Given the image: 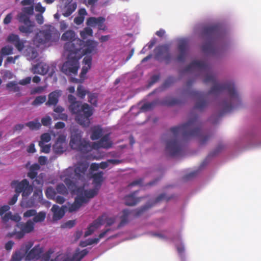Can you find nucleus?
<instances>
[{"label": "nucleus", "instance_id": "1", "mask_svg": "<svg viewBox=\"0 0 261 261\" xmlns=\"http://www.w3.org/2000/svg\"><path fill=\"white\" fill-rule=\"evenodd\" d=\"M202 125L198 116L191 118L187 123L171 127L169 131L164 134L162 138L166 142V151L168 155L174 157L180 155L182 151V145L179 140L181 136L184 139H188L194 137H198L199 143L203 145L212 137L210 134H202Z\"/></svg>", "mask_w": 261, "mask_h": 261}, {"label": "nucleus", "instance_id": "2", "mask_svg": "<svg viewBox=\"0 0 261 261\" xmlns=\"http://www.w3.org/2000/svg\"><path fill=\"white\" fill-rule=\"evenodd\" d=\"M196 69L210 72V66L205 62L194 60L185 67V72H191ZM205 84L212 83L214 85L212 87L207 94L219 95L224 91H227L230 98V101H224L222 103L223 112L231 111L233 108L241 104V99L237 92L234 84L232 82L219 84L216 82L215 75L207 73L203 80Z\"/></svg>", "mask_w": 261, "mask_h": 261}, {"label": "nucleus", "instance_id": "3", "mask_svg": "<svg viewBox=\"0 0 261 261\" xmlns=\"http://www.w3.org/2000/svg\"><path fill=\"white\" fill-rule=\"evenodd\" d=\"M221 29L218 25H213L204 27L202 32V37L206 42L202 45V50L206 54H215L216 48L214 41L221 35Z\"/></svg>", "mask_w": 261, "mask_h": 261}, {"label": "nucleus", "instance_id": "4", "mask_svg": "<svg viewBox=\"0 0 261 261\" xmlns=\"http://www.w3.org/2000/svg\"><path fill=\"white\" fill-rule=\"evenodd\" d=\"M88 167L89 165L86 162H79L75 166L74 170L70 168L66 170V174L68 177L64 179V182L70 190L76 192L77 188L72 179L83 180Z\"/></svg>", "mask_w": 261, "mask_h": 261}, {"label": "nucleus", "instance_id": "5", "mask_svg": "<svg viewBox=\"0 0 261 261\" xmlns=\"http://www.w3.org/2000/svg\"><path fill=\"white\" fill-rule=\"evenodd\" d=\"M69 109L72 114H76L75 120L79 124L84 127L89 126L90 117L93 114V111L88 104L85 103L82 105L81 102L77 101L70 105Z\"/></svg>", "mask_w": 261, "mask_h": 261}, {"label": "nucleus", "instance_id": "6", "mask_svg": "<svg viewBox=\"0 0 261 261\" xmlns=\"http://www.w3.org/2000/svg\"><path fill=\"white\" fill-rule=\"evenodd\" d=\"M82 130L74 128L71 133L69 145L71 149L82 153H87L92 150L90 142L82 138Z\"/></svg>", "mask_w": 261, "mask_h": 261}, {"label": "nucleus", "instance_id": "7", "mask_svg": "<svg viewBox=\"0 0 261 261\" xmlns=\"http://www.w3.org/2000/svg\"><path fill=\"white\" fill-rule=\"evenodd\" d=\"M61 40L65 41L64 48L68 53H81L84 41L78 38L73 30H67L61 36Z\"/></svg>", "mask_w": 261, "mask_h": 261}, {"label": "nucleus", "instance_id": "8", "mask_svg": "<svg viewBox=\"0 0 261 261\" xmlns=\"http://www.w3.org/2000/svg\"><path fill=\"white\" fill-rule=\"evenodd\" d=\"M81 58V53H70L68 60L62 65V72L67 75H75L79 68V60Z\"/></svg>", "mask_w": 261, "mask_h": 261}, {"label": "nucleus", "instance_id": "9", "mask_svg": "<svg viewBox=\"0 0 261 261\" xmlns=\"http://www.w3.org/2000/svg\"><path fill=\"white\" fill-rule=\"evenodd\" d=\"M54 28L50 27L48 29L40 31L37 33L33 39V42L37 47H40L53 41Z\"/></svg>", "mask_w": 261, "mask_h": 261}, {"label": "nucleus", "instance_id": "10", "mask_svg": "<svg viewBox=\"0 0 261 261\" xmlns=\"http://www.w3.org/2000/svg\"><path fill=\"white\" fill-rule=\"evenodd\" d=\"M11 186L15 189V193L19 194L21 193L22 197L27 198L33 191V187L27 179H23L21 181L17 180H13Z\"/></svg>", "mask_w": 261, "mask_h": 261}, {"label": "nucleus", "instance_id": "11", "mask_svg": "<svg viewBox=\"0 0 261 261\" xmlns=\"http://www.w3.org/2000/svg\"><path fill=\"white\" fill-rule=\"evenodd\" d=\"M17 20L21 23L18 27V30L21 33L28 35L33 33L35 23L30 20L29 16L19 13L17 15Z\"/></svg>", "mask_w": 261, "mask_h": 261}, {"label": "nucleus", "instance_id": "12", "mask_svg": "<svg viewBox=\"0 0 261 261\" xmlns=\"http://www.w3.org/2000/svg\"><path fill=\"white\" fill-rule=\"evenodd\" d=\"M170 46L169 44H163L157 46L154 49V58L160 62L165 61L166 64L170 63L171 55L169 53Z\"/></svg>", "mask_w": 261, "mask_h": 261}, {"label": "nucleus", "instance_id": "13", "mask_svg": "<svg viewBox=\"0 0 261 261\" xmlns=\"http://www.w3.org/2000/svg\"><path fill=\"white\" fill-rule=\"evenodd\" d=\"M189 94L191 96L197 98V100L194 106V109L202 111L207 107L209 102L206 98V94L195 90L191 91Z\"/></svg>", "mask_w": 261, "mask_h": 261}, {"label": "nucleus", "instance_id": "14", "mask_svg": "<svg viewBox=\"0 0 261 261\" xmlns=\"http://www.w3.org/2000/svg\"><path fill=\"white\" fill-rule=\"evenodd\" d=\"M34 223L31 220H29L25 223L20 222L17 223L16 226L20 229L17 234V240H20L24 236L25 233H29L34 229Z\"/></svg>", "mask_w": 261, "mask_h": 261}, {"label": "nucleus", "instance_id": "15", "mask_svg": "<svg viewBox=\"0 0 261 261\" xmlns=\"http://www.w3.org/2000/svg\"><path fill=\"white\" fill-rule=\"evenodd\" d=\"M98 188H94L93 189L89 190H85L84 187H78L76 190V194L79 197L83 198L84 200V203L88 202L89 199L94 197L98 193Z\"/></svg>", "mask_w": 261, "mask_h": 261}, {"label": "nucleus", "instance_id": "16", "mask_svg": "<svg viewBox=\"0 0 261 261\" xmlns=\"http://www.w3.org/2000/svg\"><path fill=\"white\" fill-rule=\"evenodd\" d=\"M98 44L97 41L89 39L85 42L84 41L82 49L81 50V57L84 55L96 53Z\"/></svg>", "mask_w": 261, "mask_h": 261}, {"label": "nucleus", "instance_id": "17", "mask_svg": "<svg viewBox=\"0 0 261 261\" xmlns=\"http://www.w3.org/2000/svg\"><path fill=\"white\" fill-rule=\"evenodd\" d=\"M7 41L14 45L15 48L19 51H21L24 48V44L26 41L20 39L18 35L10 34L7 38Z\"/></svg>", "mask_w": 261, "mask_h": 261}, {"label": "nucleus", "instance_id": "18", "mask_svg": "<svg viewBox=\"0 0 261 261\" xmlns=\"http://www.w3.org/2000/svg\"><path fill=\"white\" fill-rule=\"evenodd\" d=\"M66 146V136L64 135H60L58 137L53 148L55 153L61 154L65 151Z\"/></svg>", "mask_w": 261, "mask_h": 261}, {"label": "nucleus", "instance_id": "19", "mask_svg": "<svg viewBox=\"0 0 261 261\" xmlns=\"http://www.w3.org/2000/svg\"><path fill=\"white\" fill-rule=\"evenodd\" d=\"M112 142L109 139V135H104L97 142H93L91 145L92 149H98L100 148H109L112 146Z\"/></svg>", "mask_w": 261, "mask_h": 261}, {"label": "nucleus", "instance_id": "20", "mask_svg": "<svg viewBox=\"0 0 261 261\" xmlns=\"http://www.w3.org/2000/svg\"><path fill=\"white\" fill-rule=\"evenodd\" d=\"M189 48L188 42L186 39H182L179 41L178 49L179 54L177 57V60L179 62H183L185 60L187 52Z\"/></svg>", "mask_w": 261, "mask_h": 261}, {"label": "nucleus", "instance_id": "21", "mask_svg": "<svg viewBox=\"0 0 261 261\" xmlns=\"http://www.w3.org/2000/svg\"><path fill=\"white\" fill-rule=\"evenodd\" d=\"M42 251V249L40 247L39 245L35 246L26 255L25 261H31L34 259H39Z\"/></svg>", "mask_w": 261, "mask_h": 261}, {"label": "nucleus", "instance_id": "22", "mask_svg": "<svg viewBox=\"0 0 261 261\" xmlns=\"http://www.w3.org/2000/svg\"><path fill=\"white\" fill-rule=\"evenodd\" d=\"M61 95L62 91L61 90H57L51 92L48 95V100L45 105L47 106H56Z\"/></svg>", "mask_w": 261, "mask_h": 261}, {"label": "nucleus", "instance_id": "23", "mask_svg": "<svg viewBox=\"0 0 261 261\" xmlns=\"http://www.w3.org/2000/svg\"><path fill=\"white\" fill-rule=\"evenodd\" d=\"M33 69L34 73L44 75L48 72L49 66L46 63L40 62L34 66Z\"/></svg>", "mask_w": 261, "mask_h": 261}, {"label": "nucleus", "instance_id": "24", "mask_svg": "<svg viewBox=\"0 0 261 261\" xmlns=\"http://www.w3.org/2000/svg\"><path fill=\"white\" fill-rule=\"evenodd\" d=\"M92 59V57L91 56H86L84 58L83 61L84 65L80 73V77L81 79L84 77L88 70L90 69L91 67Z\"/></svg>", "mask_w": 261, "mask_h": 261}, {"label": "nucleus", "instance_id": "25", "mask_svg": "<svg viewBox=\"0 0 261 261\" xmlns=\"http://www.w3.org/2000/svg\"><path fill=\"white\" fill-rule=\"evenodd\" d=\"M51 211L53 213V219L54 221L60 220L65 215L64 209L62 207H60L56 204L53 205Z\"/></svg>", "mask_w": 261, "mask_h": 261}, {"label": "nucleus", "instance_id": "26", "mask_svg": "<svg viewBox=\"0 0 261 261\" xmlns=\"http://www.w3.org/2000/svg\"><path fill=\"white\" fill-rule=\"evenodd\" d=\"M84 199L82 197H79L77 195L74 199V202L70 204L68 207V211L70 213H72L77 211L84 203Z\"/></svg>", "mask_w": 261, "mask_h": 261}, {"label": "nucleus", "instance_id": "27", "mask_svg": "<svg viewBox=\"0 0 261 261\" xmlns=\"http://www.w3.org/2000/svg\"><path fill=\"white\" fill-rule=\"evenodd\" d=\"M132 211L127 209L123 210L122 215L121 216V221L118 225L119 227H122L129 222V218L132 216Z\"/></svg>", "mask_w": 261, "mask_h": 261}, {"label": "nucleus", "instance_id": "28", "mask_svg": "<svg viewBox=\"0 0 261 261\" xmlns=\"http://www.w3.org/2000/svg\"><path fill=\"white\" fill-rule=\"evenodd\" d=\"M92 134L90 138L92 140L99 139L102 134V129L100 126H94L91 128Z\"/></svg>", "mask_w": 261, "mask_h": 261}, {"label": "nucleus", "instance_id": "29", "mask_svg": "<svg viewBox=\"0 0 261 261\" xmlns=\"http://www.w3.org/2000/svg\"><path fill=\"white\" fill-rule=\"evenodd\" d=\"M3 223L7 224L9 220L13 221L17 223H20L21 217L18 215H12L11 212L6 213L2 218Z\"/></svg>", "mask_w": 261, "mask_h": 261}, {"label": "nucleus", "instance_id": "30", "mask_svg": "<svg viewBox=\"0 0 261 261\" xmlns=\"http://www.w3.org/2000/svg\"><path fill=\"white\" fill-rule=\"evenodd\" d=\"M93 184L94 185V188L99 189L103 180V172H99L93 175Z\"/></svg>", "mask_w": 261, "mask_h": 261}, {"label": "nucleus", "instance_id": "31", "mask_svg": "<svg viewBox=\"0 0 261 261\" xmlns=\"http://www.w3.org/2000/svg\"><path fill=\"white\" fill-rule=\"evenodd\" d=\"M180 103L179 99L172 97H166L161 102V103L163 106H173L178 105Z\"/></svg>", "mask_w": 261, "mask_h": 261}, {"label": "nucleus", "instance_id": "32", "mask_svg": "<svg viewBox=\"0 0 261 261\" xmlns=\"http://www.w3.org/2000/svg\"><path fill=\"white\" fill-rule=\"evenodd\" d=\"M153 204H147L139 208H137L134 211H131L132 215L134 218H137L141 216L145 211L150 208Z\"/></svg>", "mask_w": 261, "mask_h": 261}, {"label": "nucleus", "instance_id": "33", "mask_svg": "<svg viewBox=\"0 0 261 261\" xmlns=\"http://www.w3.org/2000/svg\"><path fill=\"white\" fill-rule=\"evenodd\" d=\"M40 168V166L38 164H34L31 166L29 171L28 173V176L32 179L37 177V171Z\"/></svg>", "mask_w": 261, "mask_h": 261}, {"label": "nucleus", "instance_id": "34", "mask_svg": "<svg viewBox=\"0 0 261 261\" xmlns=\"http://www.w3.org/2000/svg\"><path fill=\"white\" fill-rule=\"evenodd\" d=\"M88 253L87 249L80 251L79 249H76L74 253L72 255V259L73 261H81Z\"/></svg>", "mask_w": 261, "mask_h": 261}, {"label": "nucleus", "instance_id": "35", "mask_svg": "<svg viewBox=\"0 0 261 261\" xmlns=\"http://www.w3.org/2000/svg\"><path fill=\"white\" fill-rule=\"evenodd\" d=\"M103 17H90L87 19L86 24L87 26L91 27H95L98 25L99 22H101V20Z\"/></svg>", "mask_w": 261, "mask_h": 261}, {"label": "nucleus", "instance_id": "36", "mask_svg": "<svg viewBox=\"0 0 261 261\" xmlns=\"http://www.w3.org/2000/svg\"><path fill=\"white\" fill-rule=\"evenodd\" d=\"M134 194L127 195L124 197L125 205L129 206L135 205L139 201L138 198H135Z\"/></svg>", "mask_w": 261, "mask_h": 261}, {"label": "nucleus", "instance_id": "37", "mask_svg": "<svg viewBox=\"0 0 261 261\" xmlns=\"http://www.w3.org/2000/svg\"><path fill=\"white\" fill-rule=\"evenodd\" d=\"M65 6L66 7V10L63 14L65 17H68L75 10L77 5L75 2H74Z\"/></svg>", "mask_w": 261, "mask_h": 261}, {"label": "nucleus", "instance_id": "38", "mask_svg": "<svg viewBox=\"0 0 261 261\" xmlns=\"http://www.w3.org/2000/svg\"><path fill=\"white\" fill-rule=\"evenodd\" d=\"M46 218V213L43 211L40 212L36 214L33 218L32 221L34 223L43 222Z\"/></svg>", "mask_w": 261, "mask_h": 261}, {"label": "nucleus", "instance_id": "39", "mask_svg": "<svg viewBox=\"0 0 261 261\" xmlns=\"http://www.w3.org/2000/svg\"><path fill=\"white\" fill-rule=\"evenodd\" d=\"M35 204L34 199L30 198L29 199H25V197H23L22 200L20 203V206L22 207L29 208L33 207Z\"/></svg>", "mask_w": 261, "mask_h": 261}, {"label": "nucleus", "instance_id": "40", "mask_svg": "<svg viewBox=\"0 0 261 261\" xmlns=\"http://www.w3.org/2000/svg\"><path fill=\"white\" fill-rule=\"evenodd\" d=\"M26 126H28L31 130H37L40 128L41 126L40 123L38 120L36 121H32L28 122L25 124Z\"/></svg>", "mask_w": 261, "mask_h": 261}, {"label": "nucleus", "instance_id": "41", "mask_svg": "<svg viewBox=\"0 0 261 261\" xmlns=\"http://www.w3.org/2000/svg\"><path fill=\"white\" fill-rule=\"evenodd\" d=\"M93 35V30L90 27H86L80 32V36L83 39H86L88 36Z\"/></svg>", "mask_w": 261, "mask_h": 261}, {"label": "nucleus", "instance_id": "42", "mask_svg": "<svg viewBox=\"0 0 261 261\" xmlns=\"http://www.w3.org/2000/svg\"><path fill=\"white\" fill-rule=\"evenodd\" d=\"M45 195L47 198L53 200L55 199L57 193L53 187H49L46 189Z\"/></svg>", "mask_w": 261, "mask_h": 261}, {"label": "nucleus", "instance_id": "43", "mask_svg": "<svg viewBox=\"0 0 261 261\" xmlns=\"http://www.w3.org/2000/svg\"><path fill=\"white\" fill-rule=\"evenodd\" d=\"M89 93V92L86 90L82 85H80L78 86L77 88V95L80 98L83 99L86 95L88 94Z\"/></svg>", "mask_w": 261, "mask_h": 261}, {"label": "nucleus", "instance_id": "44", "mask_svg": "<svg viewBox=\"0 0 261 261\" xmlns=\"http://www.w3.org/2000/svg\"><path fill=\"white\" fill-rule=\"evenodd\" d=\"M6 87L9 90H12L13 92H19L20 88L17 86V84L15 81L9 82L6 85Z\"/></svg>", "mask_w": 261, "mask_h": 261}, {"label": "nucleus", "instance_id": "45", "mask_svg": "<svg viewBox=\"0 0 261 261\" xmlns=\"http://www.w3.org/2000/svg\"><path fill=\"white\" fill-rule=\"evenodd\" d=\"M46 99V96L45 95H40L37 96L34 100L32 102V105L34 106H39L44 102H45Z\"/></svg>", "mask_w": 261, "mask_h": 261}, {"label": "nucleus", "instance_id": "46", "mask_svg": "<svg viewBox=\"0 0 261 261\" xmlns=\"http://www.w3.org/2000/svg\"><path fill=\"white\" fill-rule=\"evenodd\" d=\"M13 48L10 46H5L2 48L1 50V56L12 55L13 54Z\"/></svg>", "mask_w": 261, "mask_h": 261}, {"label": "nucleus", "instance_id": "47", "mask_svg": "<svg viewBox=\"0 0 261 261\" xmlns=\"http://www.w3.org/2000/svg\"><path fill=\"white\" fill-rule=\"evenodd\" d=\"M103 222V216L99 217L97 219L94 220L90 225L95 230L98 228Z\"/></svg>", "mask_w": 261, "mask_h": 261}, {"label": "nucleus", "instance_id": "48", "mask_svg": "<svg viewBox=\"0 0 261 261\" xmlns=\"http://www.w3.org/2000/svg\"><path fill=\"white\" fill-rule=\"evenodd\" d=\"M156 102L152 101L144 103L141 107V110L142 111H147L152 109L155 106Z\"/></svg>", "mask_w": 261, "mask_h": 261}, {"label": "nucleus", "instance_id": "49", "mask_svg": "<svg viewBox=\"0 0 261 261\" xmlns=\"http://www.w3.org/2000/svg\"><path fill=\"white\" fill-rule=\"evenodd\" d=\"M88 101L92 105L96 106L97 102V95L96 93H89Z\"/></svg>", "mask_w": 261, "mask_h": 261}, {"label": "nucleus", "instance_id": "50", "mask_svg": "<svg viewBox=\"0 0 261 261\" xmlns=\"http://www.w3.org/2000/svg\"><path fill=\"white\" fill-rule=\"evenodd\" d=\"M56 190L58 193L62 195H66L68 193L67 189L63 184H58L56 187Z\"/></svg>", "mask_w": 261, "mask_h": 261}, {"label": "nucleus", "instance_id": "51", "mask_svg": "<svg viewBox=\"0 0 261 261\" xmlns=\"http://www.w3.org/2000/svg\"><path fill=\"white\" fill-rule=\"evenodd\" d=\"M175 78L173 76H169L163 84V87L164 88H167L172 85L175 82Z\"/></svg>", "mask_w": 261, "mask_h": 261}, {"label": "nucleus", "instance_id": "52", "mask_svg": "<svg viewBox=\"0 0 261 261\" xmlns=\"http://www.w3.org/2000/svg\"><path fill=\"white\" fill-rule=\"evenodd\" d=\"M23 255L20 251H15L12 255L10 261H21Z\"/></svg>", "mask_w": 261, "mask_h": 261}, {"label": "nucleus", "instance_id": "53", "mask_svg": "<svg viewBox=\"0 0 261 261\" xmlns=\"http://www.w3.org/2000/svg\"><path fill=\"white\" fill-rule=\"evenodd\" d=\"M39 145L41 148V151L45 153H49L50 150V145H45L42 142H39Z\"/></svg>", "mask_w": 261, "mask_h": 261}, {"label": "nucleus", "instance_id": "54", "mask_svg": "<svg viewBox=\"0 0 261 261\" xmlns=\"http://www.w3.org/2000/svg\"><path fill=\"white\" fill-rule=\"evenodd\" d=\"M75 225V220H69L67 222L63 223L61 225V228H71Z\"/></svg>", "mask_w": 261, "mask_h": 261}, {"label": "nucleus", "instance_id": "55", "mask_svg": "<svg viewBox=\"0 0 261 261\" xmlns=\"http://www.w3.org/2000/svg\"><path fill=\"white\" fill-rule=\"evenodd\" d=\"M22 12L21 13L25 14L28 16L31 15L34 12V8L33 6H30L28 7H24L22 9Z\"/></svg>", "mask_w": 261, "mask_h": 261}, {"label": "nucleus", "instance_id": "56", "mask_svg": "<svg viewBox=\"0 0 261 261\" xmlns=\"http://www.w3.org/2000/svg\"><path fill=\"white\" fill-rule=\"evenodd\" d=\"M40 139V142H42L43 143H47L50 141L51 137L48 133H44L41 135Z\"/></svg>", "mask_w": 261, "mask_h": 261}, {"label": "nucleus", "instance_id": "57", "mask_svg": "<svg viewBox=\"0 0 261 261\" xmlns=\"http://www.w3.org/2000/svg\"><path fill=\"white\" fill-rule=\"evenodd\" d=\"M44 90V87L42 86H38L32 89L31 90L30 94L34 95L37 93H41Z\"/></svg>", "mask_w": 261, "mask_h": 261}, {"label": "nucleus", "instance_id": "58", "mask_svg": "<svg viewBox=\"0 0 261 261\" xmlns=\"http://www.w3.org/2000/svg\"><path fill=\"white\" fill-rule=\"evenodd\" d=\"M36 214V211L34 209L27 210L23 214V217L24 218H29L32 216H34Z\"/></svg>", "mask_w": 261, "mask_h": 261}, {"label": "nucleus", "instance_id": "59", "mask_svg": "<svg viewBox=\"0 0 261 261\" xmlns=\"http://www.w3.org/2000/svg\"><path fill=\"white\" fill-rule=\"evenodd\" d=\"M170 198L167 197L166 195L164 193L161 194L160 195H159L155 199V200L154 201V203H156L163 200H166L167 201L169 200Z\"/></svg>", "mask_w": 261, "mask_h": 261}, {"label": "nucleus", "instance_id": "60", "mask_svg": "<svg viewBox=\"0 0 261 261\" xmlns=\"http://www.w3.org/2000/svg\"><path fill=\"white\" fill-rule=\"evenodd\" d=\"M105 21H106V19L104 17H103V18L102 19V20L100 21L101 22H99L98 23V25L97 26V28L99 30H102V31H105L107 30V27L105 24Z\"/></svg>", "mask_w": 261, "mask_h": 261}, {"label": "nucleus", "instance_id": "61", "mask_svg": "<svg viewBox=\"0 0 261 261\" xmlns=\"http://www.w3.org/2000/svg\"><path fill=\"white\" fill-rule=\"evenodd\" d=\"M51 119L50 117H43L41 119V123L44 126H48L51 124Z\"/></svg>", "mask_w": 261, "mask_h": 261}, {"label": "nucleus", "instance_id": "62", "mask_svg": "<svg viewBox=\"0 0 261 261\" xmlns=\"http://www.w3.org/2000/svg\"><path fill=\"white\" fill-rule=\"evenodd\" d=\"M12 18H13V14L11 13L8 14L3 20L4 23L5 24H9L11 22V21L12 19Z\"/></svg>", "mask_w": 261, "mask_h": 261}, {"label": "nucleus", "instance_id": "63", "mask_svg": "<svg viewBox=\"0 0 261 261\" xmlns=\"http://www.w3.org/2000/svg\"><path fill=\"white\" fill-rule=\"evenodd\" d=\"M143 179L142 178H139L136 180H134L131 183L129 184V187H133L135 186H141L143 183Z\"/></svg>", "mask_w": 261, "mask_h": 261}, {"label": "nucleus", "instance_id": "64", "mask_svg": "<svg viewBox=\"0 0 261 261\" xmlns=\"http://www.w3.org/2000/svg\"><path fill=\"white\" fill-rule=\"evenodd\" d=\"M31 77L30 76L27 77L24 79H22L21 80H20L18 82V84L21 85H26L27 84H29L31 83Z\"/></svg>", "mask_w": 261, "mask_h": 261}]
</instances>
